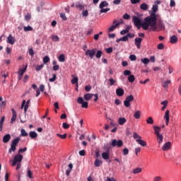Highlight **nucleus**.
<instances>
[{
  "instance_id": "nucleus-5",
  "label": "nucleus",
  "mask_w": 181,
  "mask_h": 181,
  "mask_svg": "<svg viewBox=\"0 0 181 181\" xmlns=\"http://www.w3.org/2000/svg\"><path fill=\"white\" fill-rule=\"evenodd\" d=\"M134 101V95H129L126 97V99L124 101V105L126 108L131 107V103Z\"/></svg>"
},
{
  "instance_id": "nucleus-48",
  "label": "nucleus",
  "mask_w": 181,
  "mask_h": 181,
  "mask_svg": "<svg viewBox=\"0 0 181 181\" xmlns=\"http://www.w3.org/2000/svg\"><path fill=\"white\" fill-rule=\"evenodd\" d=\"M57 136H59V138H61V139H66V138H67V134H57Z\"/></svg>"
},
{
  "instance_id": "nucleus-43",
  "label": "nucleus",
  "mask_w": 181,
  "mask_h": 181,
  "mask_svg": "<svg viewBox=\"0 0 181 181\" xmlns=\"http://www.w3.org/2000/svg\"><path fill=\"white\" fill-rule=\"evenodd\" d=\"M43 67H45V64H42L41 65H38L35 67V70L37 71H40V70H42V69H43Z\"/></svg>"
},
{
  "instance_id": "nucleus-11",
  "label": "nucleus",
  "mask_w": 181,
  "mask_h": 181,
  "mask_svg": "<svg viewBox=\"0 0 181 181\" xmlns=\"http://www.w3.org/2000/svg\"><path fill=\"white\" fill-rule=\"evenodd\" d=\"M29 104H30V100H28L27 102L26 100H23L21 108H23L24 107V112L26 114V112L28 111V109L29 108Z\"/></svg>"
},
{
  "instance_id": "nucleus-64",
  "label": "nucleus",
  "mask_w": 181,
  "mask_h": 181,
  "mask_svg": "<svg viewBox=\"0 0 181 181\" xmlns=\"http://www.w3.org/2000/svg\"><path fill=\"white\" fill-rule=\"evenodd\" d=\"M105 181H116V180L115 179H114V177L110 178L107 177Z\"/></svg>"
},
{
  "instance_id": "nucleus-53",
  "label": "nucleus",
  "mask_w": 181,
  "mask_h": 181,
  "mask_svg": "<svg viewBox=\"0 0 181 181\" xmlns=\"http://www.w3.org/2000/svg\"><path fill=\"white\" fill-rule=\"evenodd\" d=\"M60 18H62V21H67V17L66 16V13H60Z\"/></svg>"
},
{
  "instance_id": "nucleus-22",
  "label": "nucleus",
  "mask_w": 181,
  "mask_h": 181,
  "mask_svg": "<svg viewBox=\"0 0 181 181\" xmlns=\"http://www.w3.org/2000/svg\"><path fill=\"white\" fill-rule=\"evenodd\" d=\"M153 130H154V134L155 135H160V134L159 132H160V127L159 126H154L153 127Z\"/></svg>"
},
{
  "instance_id": "nucleus-42",
  "label": "nucleus",
  "mask_w": 181,
  "mask_h": 181,
  "mask_svg": "<svg viewBox=\"0 0 181 181\" xmlns=\"http://www.w3.org/2000/svg\"><path fill=\"white\" fill-rule=\"evenodd\" d=\"M58 59H59V62H62V63L64 62L66 60L64 54H60Z\"/></svg>"
},
{
  "instance_id": "nucleus-3",
  "label": "nucleus",
  "mask_w": 181,
  "mask_h": 181,
  "mask_svg": "<svg viewBox=\"0 0 181 181\" xmlns=\"http://www.w3.org/2000/svg\"><path fill=\"white\" fill-rule=\"evenodd\" d=\"M19 141H21V138L17 137L11 141V148L8 150L9 153H12V152L16 151V146L19 144Z\"/></svg>"
},
{
  "instance_id": "nucleus-49",
  "label": "nucleus",
  "mask_w": 181,
  "mask_h": 181,
  "mask_svg": "<svg viewBox=\"0 0 181 181\" xmlns=\"http://www.w3.org/2000/svg\"><path fill=\"white\" fill-rule=\"evenodd\" d=\"M56 78H57V76H56V74H53L52 75V78H50L49 79V81L50 82V83H53V81H56Z\"/></svg>"
},
{
  "instance_id": "nucleus-8",
  "label": "nucleus",
  "mask_w": 181,
  "mask_h": 181,
  "mask_svg": "<svg viewBox=\"0 0 181 181\" xmlns=\"http://www.w3.org/2000/svg\"><path fill=\"white\" fill-rule=\"evenodd\" d=\"M97 53V49L93 48L92 49H88L85 52L86 56H88L90 59H94V56H95V54Z\"/></svg>"
},
{
  "instance_id": "nucleus-16",
  "label": "nucleus",
  "mask_w": 181,
  "mask_h": 181,
  "mask_svg": "<svg viewBox=\"0 0 181 181\" xmlns=\"http://www.w3.org/2000/svg\"><path fill=\"white\" fill-rule=\"evenodd\" d=\"M124 91L122 88H118L116 89V94L118 95V97H122L124 95Z\"/></svg>"
},
{
  "instance_id": "nucleus-54",
  "label": "nucleus",
  "mask_w": 181,
  "mask_h": 181,
  "mask_svg": "<svg viewBox=\"0 0 181 181\" xmlns=\"http://www.w3.org/2000/svg\"><path fill=\"white\" fill-rule=\"evenodd\" d=\"M21 136H28V132L23 129H21Z\"/></svg>"
},
{
  "instance_id": "nucleus-57",
  "label": "nucleus",
  "mask_w": 181,
  "mask_h": 181,
  "mask_svg": "<svg viewBox=\"0 0 181 181\" xmlns=\"http://www.w3.org/2000/svg\"><path fill=\"white\" fill-rule=\"evenodd\" d=\"M109 81L110 86H114V84H115V83L117 82L116 81H115L114 78H110Z\"/></svg>"
},
{
  "instance_id": "nucleus-30",
  "label": "nucleus",
  "mask_w": 181,
  "mask_h": 181,
  "mask_svg": "<svg viewBox=\"0 0 181 181\" xmlns=\"http://www.w3.org/2000/svg\"><path fill=\"white\" fill-rule=\"evenodd\" d=\"M29 135L32 139H35V138H37V133L36 132H30Z\"/></svg>"
},
{
  "instance_id": "nucleus-35",
  "label": "nucleus",
  "mask_w": 181,
  "mask_h": 181,
  "mask_svg": "<svg viewBox=\"0 0 181 181\" xmlns=\"http://www.w3.org/2000/svg\"><path fill=\"white\" fill-rule=\"evenodd\" d=\"M71 84H76V86L78 87V78L74 77L71 80Z\"/></svg>"
},
{
  "instance_id": "nucleus-34",
  "label": "nucleus",
  "mask_w": 181,
  "mask_h": 181,
  "mask_svg": "<svg viewBox=\"0 0 181 181\" xmlns=\"http://www.w3.org/2000/svg\"><path fill=\"white\" fill-rule=\"evenodd\" d=\"M170 83H172V81L170 80H168L166 81H165L163 84H162V86L164 88H168L169 84H170Z\"/></svg>"
},
{
  "instance_id": "nucleus-60",
  "label": "nucleus",
  "mask_w": 181,
  "mask_h": 181,
  "mask_svg": "<svg viewBox=\"0 0 181 181\" xmlns=\"http://www.w3.org/2000/svg\"><path fill=\"white\" fill-rule=\"evenodd\" d=\"M85 90H86V91H87V93L91 91V86H85Z\"/></svg>"
},
{
  "instance_id": "nucleus-31",
  "label": "nucleus",
  "mask_w": 181,
  "mask_h": 181,
  "mask_svg": "<svg viewBox=\"0 0 181 181\" xmlns=\"http://www.w3.org/2000/svg\"><path fill=\"white\" fill-rule=\"evenodd\" d=\"M148 8V4L146 3L141 4L140 5V9H141V11H147Z\"/></svg>"
},
{
  "instance_id": "nucleus-10",
  "label": "nucleus",
  "mask_w": 181,
  "mask_h": 181,
  "mask_svg": "<svg viewBox=\"0 0 181 181\" xmlns=\"http://www.w3.org/2000/svg\"><path fill=\"white\" fill-rule=\"evenodd\" d=\"M121 25V23H117V20H115L113 21L112 25L109 28L108 32H114L118 26Z\"/></svg>"
},
{
  "instance_id": "nucleus-27",
  "label": "nucleus",
  "mask_w": 181,
  "mask_h": 181,
  "mask_svg": "<svg viewBox=\"0 0 181 181\" xmlns=\"http://www.w3.org/2000/svg\"><path fill=\"white\" fill-rule=\"evenodd\" d=\"M134 117L136 119H139L141 118V111L136 110L134 114Z\"/></svg>"
},
{
  "instance_id": "nucleus-47",
  "label": "nucleus",
  "mask_w": 181,
  "mask_h": 181,
  "mask_svg": "<svg viewBox=\"0 0 181 181\" xmlns=\"http://www.w3.org/2000/svg\"><path fill=\"white\" fill-rule=\"evenodd\" d=\"M110 8H100V13H107V12H108V11H110Z\"/></svg>"
},
{
  "instance_id": "nucleus-33",
  "label": "nucleus",
  "mask_w": 181,
  "mask_h": 181,
  "mask_svg": "<svg viewBox=\"0 0 181 181\" xmlns=\"http://www.w3.org/2000/svg\"><path fill=\"white\" fill-rule=\"evenodd\" d=\"M26 69L27 66H25L24 69H19V71H18V74L20 76H23V74H25V73L26 72Z\"/></svg>"
},
{
  "instance_id": "nucleus-41",
  "label": "nucleus",
  "mask_w": 181,
  "mask_h": 181,
  "mask_svg": "<svg viewBox=\"0 0 181 181\" xmlns=\"http://www.w3.org/2000/svg\"><path fill=\"white\" fill-rule=\"evenodd\" d=\"M128 81H129V83H134V81H135V76L134 75H130L128 77Z\"/></svg>"
},
{
  "instance_id": "nucleus-36",
  "label": "nucleus",
  "mask_w": 181,
  "mask_h": 181,
  "mask_svg": "<svg viewBox=\"0 0 181 181\" xmlns=\"http://www.w3.org/2000/svg\"><path fill=\"white\" fill-rule=\"evenodd\" d=\"M146 124L152 125L153 124V118H152V117H148L146 119Z\"/></svg>"
},
{
  "instance_id": "nucleus-58",
  "label": "nucleus",
  "mask_w": 181,
  "mask_h": 181,
  "mask_svg": "<svg viewBox=\"0 0 181 181\" xmlns=\"http://www.w3.org/2000/svg\"><path fill=\"white\" fill-rule=\"evenodd\" d=\"M31 18H32V16H30V13H27V15L25 16V19L27 21H30Z\"/></svg>"
},
{
  "instance_id": "nucleus-61",
  "label": "nucleus",
  "mask_w": 181,
  "mask_h": 181,
  "mask_svg": "<svg viewBox=\"0 0 181 181\" xmlns=\"http://www.w3.org/2000/svg\"><path fill=\"white\" fill-rule=\"evenodd\" d=\"M124 76H131V71H129V70H125V71H124Z\"/></svg>"
},
{
  "instance_id": "nucleus-12",
  "label": "nucleus",
  "mask_w": 181,
  "mask_h": 181,
  "mask_svg": "<svg viewBox=\"0 0 181 181\" xmlns=\"http://www.w3.org/2000/svg\"><path fill=\"white\" fill-rule=\"evenodd\" d=\"M12 111V117L11 119V124H13V122H15V121H16V118L18 117V115L16 114V110H15V109L12 108L11 109Z\"/></svg>"
},
{
  "instance_id": "nucleus-26",
  "label": "nucleus",
  "mask_w": 181,
  "mask_h": 181,
  "mask_svg": "<svg viewBox=\"0 0 181 181\" xmlns=\"http://www.w3.org/2000/svg\"><path fill=\"white\" fill-rule=\"evenodd\" d=\"M108 5H109L108 2H107V1H104L100 4L99 8H105V7L108 6Z\"/></svg>"
},
{
  "instance_id": "nucleus-24",
  "label": "nucleus",
  "mask_w": 181,
  "mask_h": 181,
  "mask_svg": "<svg viewBox=\"0 0 181 181\" xmlns=\"http://www.w3.org/2000/svg\"><path fill=\"white\" fill-rule=\"evenodd\" d=\"M75 6L76 8H78L79 11H83L84 9V5L83 4V3L81 2L76 3Z\"/></svg>"
},
{
  "instance_id": "nucleus-13",
  "label": "nucleus",
  "mask_w": 181,
  "mask_h": 181,
  "mask_svg": "<svg viewBox=\"0 0 181 181\" xmlns=\"http://www.w3.org/2000/svg\"><path fill=\"white\" fill-rule=\"evenodd\" d=\"M102 158L105 160L110 159V148H107V151L102 153Z\"/></svg>"
},
{
  "instance_id": "nucleus-2",
  "label": "nucleus",
  "mask_w": 181,
  "mask_h": 181,
  "mask_svg": "<svg viewBox=\"0 0 181 181\" xmlns=\"http://www.w3.org/2000/svg\"><path fill=\"white\" fill-rule=\"evenodd\" d=\"M158 6L157 5H153V7H152V12L151 13L150 16L146 17L144 18V21H148L149 19H153L155 18H158V16H160V15L159 14H156V11H158Z\"/></svg>"
},
{
  "instance_id": "nucleus-45",
  "label": "nucleus",
  "mask_w": 181,
  "mask_h": 181,
  "mask_svg": "<svg viewBox=\"0 0 181 181\" xmlns=\"http://www.w3.org/2000/svg\"><path fill=\"white\" fill-rule=\"evenodd\" d=\"M101 56H103V52L101 50H98L96 52L97 59H101Z\"/></svg>"
},
{
  "instance_id": "nucleus-44",
  "label": "nucleus",
  "mask_w": 181,
  "mask_h": 181,
  "mask_svg": "<svg viewBox=\"0 0 181 181\" xmlns=\"http://www.w3.org/2000/svg\"><path fill=\"white\" fill-rule=\"evenodd\" d=\"M50 62V58L47 56H45L44 58H43V63L44 64H46L47 63H49Z\"/></svg>"
},
{
  "instance_id": "nucleus-28",
  "label": "nucleus",
  "mask_w": 181,
  "mask_h": 181,
  "mask_svg": "<svg viewBox=\"0 0 181 181\" xmlns=\"http://www.w3.org/2000/svg\"><path fill=\"white\" fill-rule=\"evenodd\" d=\"M141 172H142L141 168H136L133 169V170H132V173H134V175L141 173Z\"/></svg>"
},
{
  "instance_id": "nucleus-6",
  "label": "nucleus",
  "mask_w": 181,
  "mask_h": 181,
  "mask_svg": "<svg viewBox=\"0 0 181 181\" xmlns=\"http://www.w3.org/2000/svg\"><path fill=\"white\" fill-rule=\"evenodd\" d=\"M23 159V156L17 154L14 156L11 166H16V163H21Z\"/></svg>"
},
{
  "instance_id": "nucleus-4",
  "label": "nucleus",
  "mask_w": 181,
  "mask_h": 181,
  "mask_svg": "<svg viewBox=\"0 0 181 181\" xmlns=\"http://www.w3.org/2000/svg\"><path fill=\"white\" fill-rule=\"evenodd\" d=\"M132 22L134 23V26L137 27V29H141V27L144 28V23H142L140 18L134 16L132 17Z\"/></svg>"
},
{
  "instance_id": "nucleus-62",
  "label": "nucleus",
  "mask_w": 181,
  "mask_h": 181,
  "mask_svg": "<svg viewBox=\"0 0 181 181\" xmlns=\"http://www.w3.org/2000/svg\"><path fill=\"white\" fill-rule=\"evenodd\" d=\"M123 18L124 19H126V21H128V19H129L131 18V16H129L128 13H125L124 16H123Z\"/></svg>"
},
{
  "instance_id": "nucleus-14",
  "label": "nucleus",
  "mask_w": 181,
  "mask_h": 181,
  "mask_svg": "<svg viewBox=\"0 0 181 181\" xmlns=\"http://www.w3.org/2000/svg\"><path fill=\"white\" fill-rule=\"evenodd\" d=\"M134 43L137 47V49H141V43H142V38H135Z\"/></svg>"
},
{
  "instance_id": "nucleus-15",
  "label": "nucleus",
  "mask_w": 181,
  "mask_h": 181,
  "mask_svg": "<svg viewBox=\"0 0 181 181\" xmlns=\"http://www.w3.org/2000/svg\"><path fill=\"white\" fill-rule=\"evenodd\" d=\"M172 144L170 141L166 142L162 147L163 151H169L171 148Z\"/></svg>"
},
{
  "instance_id": "nucleus-50",
  "label": "nucleus",
  "mask_w": 181,
  "mask_h": 181,
  "mask_svg": "<svg viewBox=\"0 0 181 181\" xmlns=\"http://www.w3.org/2000/svg\"><path fill=\"white\" fill-rule=\"evenodd\" d=\"M164 48L165 45L163 43H160L157 46V49H158V50H163Z\"/></svg>"
},
{
  "instance_id": "nucleus-46",
  "label": "nucleus",
  "mask_w": 181,
  "mask_h": 181,
  "mask_svg": "<svg viewBox=\"0 0 181 181\" xmlns=\"http://www.w3.org/2000/svg\"><path fill=\"white\" fill-rule=\"evenodd\" d=\"M128 32H129V27H127L126 30H123L120 32V35H127V33H128Z\"/></svg>"
},
{
  "instance_id": "nucleus-20",
  "label": "nucleus",
  "mask_w": 181,
  "mask_h": 181,
  "mask_svg": "<svg viewBox=\"0 0 181 181\" xmlns=\"http://www.w3.org/2000/svg\"><path fill=\"white\" fill-rule=\"evenodd\" d=\"M178 38L176 35H173L170 37V42L172 43V45H175V43H177Z\"/></svg>"
},
{
  "instance_id": "nucleus-9",
  "label": "nucleus",
  "mask_w": 181,
  "mask_h": 181,
  "mask_svg": "<svg viewBox=\"0 0 181 181\" xmlns=\"http://www.w3.org/2000/svg\"><path fill=\"white\" fill-rule=\"evenodd\" d=\"M78 104H81L82 108H88V102L84 101L83 97H78L77 99Z\"/></svg>"
},
{
  "instance_id": "nucleus-37",
  "label": "nucleus",
  "mask_w": 181,
  "mask_h": 181,
  "mask_svg": "<svg viewBox=\"0 0 181 181\" xmlns=\"http://www.w3.org/2000/svg\"><path fill=\"white\" fill-rule=\"evenodd\" d=\"M141 63H143V64H149L150 60L148 58H142L141 59Z\"/></svg>"
},
{
  "instance_id": "nucleus-52",
  "label": "nucleus",
  "mask_w": 181,
  "mask_h": 181,
  "mask_svg": "<svg viewBox=\"0 0 181 181\" xmlns=\"http://www.w3.org/2000/svg\"><path fill=\"white\" fill-rule=\"evenodd\" d=\"M82 16H83V18H87V16H88V11L85 10V11H82Z\"/></svg>"
},
{
  "instance_id": "nucleus-29",
  "label": "nucleus",
  "mask_w": 181,
  "mask_h": 181,
  "mask_svg": "<svg viewBox=\"0 0 181 181\" xmlns=\"http://www.w3.org/2000/svg\"><path fill=\"white\" fill-rule=\"evenodd\" d=\"M136 142H138L141 146H146V142L141 139H136Z\"/></svg>"
},
{
  "instance_id": "nucleus-55",
  "label": "nucleus",
  "mask_w": 181,
  "mask_h": 181,
  "mask_svg": "<svg viewBox=\"0 0 181 181\" xmlns=\"http://www.w3.org/2000/svg\"><path fill=\"white\" fill-rule=\"evenodd\" d=\"M129 59L132 62H135V60H136V56L132 54L129 56Z\"/></svg>"
},
{
  "instance_id": "nucleus-1",
  "label": "nucleus",
  "mask_w": 181,
  "mask_h": 181,
  "mask_svg": "<svg viewBox=\"0 0 181 181\" xmlns=\"http://www.w3.org/2000/svg\"><path fill=\"white\" fill-rule=\"evenodd\" d=\"M149 26L153 32H160V30H165V24L162 17L157 16L155 18H151L149 20H145L143 24V29L148 30Z\"/></svg>"
},
{
  "instance_id": "nucleus-21",
  "label": "nucleus",
  "mask_w": 181,
  "mask_h": 181,
  "mask_svg": "<svg viewBox=\"0 0 181 181\" xmlns=\"http://www.w3.org/2000/svg\"><path fill=\"white\" fill-rule=\"evenodd\" d=\"M9 141H11V134H6L3 137V142H4V144H8V142H9Z\"/></svg>"
},
{
  "instance_id": "nucleus-40",
  "label": "nucleus",
  "mask_w": 181,
  "mask_h": 181,
  "mask_svg": "<svg viewBox=\"0 0 181 181\" xmlns=\"http://www.w3.org/2000/svg\"><path fill=\"white\" fill-rule=\"evenodd\" d=\"M23 29H24V31L25 32H30V31H32V30H33V28L30 26V25H28V26H25L24 28H23Z\"/></svg>"
},
{
  "instance_id": "nucleus-7",
  "label": "nucleus",
  "mask_w": 181,
  "mask_h": 181,
  "mask_svg": "<svg viewBox=\"0 0 181 181\" xmlns=\"http://www.w3.org/2000/svg\"><path fill=\"white\" fill-rule=\"evenodd\" d=\"M124 145V142L122 140H117V139H112V142L110 144V146H112L113 148H115L117 146V148H121Z\"/></svg>"
},
{
  "instance_id": "nucleus-32",
  "label": "nucleus",
  "mask_w": 181,
  "mask_h": 181,
  "mask_svg": "<svg viewBox=\"0 0 181 181\" xmlns=\"http://www.w3.org/2000/svg\"><path fill=\"white\" fill-rule=\"evenodd\" d=\"M102 164H103V162L101 160H100L98 158H97L95 160L94 165H95V166H96V168L101 166Z\"/></svg>"
},
{
  "instance_id": "nucleus-38",
  "label": "nucleus",
  "mask_w": 181,
  "mask_h": 181,
  "mask_svg": "<svg viewBox=\"0 0 181 181\" xmlns=\"http://www.w3.org/2000/svg\"><path fill=\"white\" fill-rule=\"evenodd\" d=\"M133 138L134 139H142V137L141 136H139V134H138V133L136 132H134L133 133Z\"/></svg>"
},
{
  "instance_id": "nucleus-18",
  "label": "nucleus",
  "mask_w": 181,
  "mask_h": 181,
  "mask_svg": "<svg viewBox=\"0 0 181 181\" xmlns=\"http://www.w3.org/2000/svg\"><path fill=\"white\" fill-rule=\"evenodd\" d=\"M93 97H94V94L93 93H86L83 95V98L86 101H90Z\"/></svg>"
},
{
  "instance_id": "nucleus-23",
  "label": "nucleus",
  "mask_w": 181,
  "mask_h": 181,
  "mask_svg": "<svg viewBox=\"0 0 181 181\" xmlns=\"http://www.w3.org/2000/svg\"><path fill=\"white\" fill-rule=\"evenodd\" d=\"M156 138H157L158 144L160 145V144L163 142V136L162 134H157Z\"/></svg>"
},
{
  "instance_id": "nucleus-59",
  "label": "nucleus",
  "mask_w": 181,
  "mask_h": 181,
  "mask_svg": "<svg viewBox=\"0 0 181 181\" xmlns=\"http://www.w3.org/2000/svg\"><path fill=\"white\" fill-rule=\"evenodd\" d=\"M129 153V150L128 148H125L123 149V155L127 156Z\"/></svg>"
},
{
  "instance_id": "nucleus-17",
  "label": "nucleus",
  "mask_w": 181,
  "mask_h": 181,
  "mask_svg": "<svg viewBox=\"0 0 181 181\" xmlns=\"http://www.w3.org/2000/svg\"><path fill=\"white\" fill-rule=\"evenodd\" d=\"M6 42L10 45H15V38L12 37V35H9L7 37Z\"/></svg>"
},
{
  "instance_id": "nucleus-39",
  "label": "nucleus",
  "mask_w": 181,
  "mask_h": 181,
  "mask_svg": "<svg viewBox=\"0 0 181 181\" xmlns=\"http://www.w3.org/2000/svg\"><path fill=\"white\" fill-rule=\"evenodd\" d=\"M52 40L53 42H59V40H60V38L57 35H52Z\"/></svg>"
},
{
  "instance_id": "nucleus-63",
  "label": "nucleus",
  "mask_w": 181,
  "mask_h": 181,
  "mask_svg": "<svg viewBox=\"0 0 181 181\" xmlns=\"http://www.w3.org/2000/svg\"><path fill=\"white\" fill-rule=\"evenodd\" d=\"M162 180V177L160 176H156L153 178V181H160Z\"/></svg>"
},
{
  "instance_id": "nucleus-25",
  "label": "nucleus",
  "mask_w": 181,
  "mask_h": 181,
  "mask_svg": "<svg viewBox=\"0 0 181 181\" xmlns=\"http://www.w3.org/2000/svg\"><path fill=\"white\" fill-rule=\"evenodd\" d=\"M127 122V119L125 117H119L118 120L119 125H124Z\"/></svg>"
},
{
  "instance_id": "nucleus-51",
  "label": "nucleus",
  "mask_w": 181,
  "mask_h": 181,
  "mask_svg": "<svg viewBox=\"0 0 181 181\" xmlns=\"http://www.w3.org/2000/svg\"><path fill=\"white\" fill-rule=\"evenodd\" d=\"M62 127L64 129H69V128H70V124H67L66 122H64L62 124Z\"/></svg>"
},
{
  "instance_id": "nucleus-56",
  "label": "nucleus",
  "mask_w": 181,
  "mask_h": 181,
  "mask_svg": "<svg viewBox=\"0 0 181 181\" xmlns=\"http://www.w3.org/2000/svg\"><path fill=\"white\" fill-rule=\"evenodd\" d=\"M27 150H28V148H26V147H24L23 148H20L18 150V154H21L23 152H26Z\"/></svg>"
},
{
  "instance_id": "nucleus-19",
  "label": "nucleus",
  "mask_w": 181,
  "mask_h": 181,
  "mask_svg": "<svg viewBox=\"0 0 181 181\" xmlns=\"http://www.w3.org/2000/svg\"><path fill=\"white\" fill-rule=\"evenodd\" d=\"M169 112H170L169 110H166L164 115V118L165 119V125H169V119H170Z\"/></svg>"
}]
</instances>
